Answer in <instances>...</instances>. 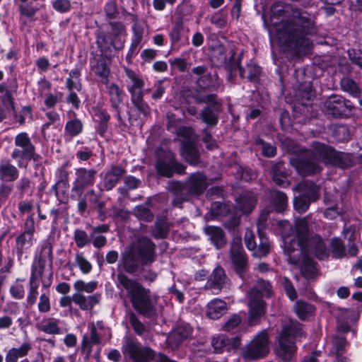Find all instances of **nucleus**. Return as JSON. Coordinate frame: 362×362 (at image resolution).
<instances>
[{"instance_id": "obj_14", "label": "nucleus", "mask_w": 362, "mask_h": 362, "mask_svg": "<svg viewBox=\"0 0 362 362\" xmlns=\"http://www.w3.org/2000/svg\"><path fill=\"white\" fill-rule=\"evenodd\" d=\"M90 328V342L88 341V337L85 335L83 337L81 349L89 356L92 351L90 343L99 344L101 343L103 337L107 336V339L110 337V331L107 327H105L103 321H98L95 323L89 324Z\"/></svg>"}, {"instance_id": "obj_37", "label": "nucleus", "mask_w": 362, "mask_h": 362, "mask_svg": "<svg viewBox=\"0 0 362 362\" xmlns=\"http://www.w3.org/2000/svg\"><path fill=\"white\" fill-rule=\"evenodd\" d=\"M294 310L301 320L310 317L314 313L313 306L303 300H298L296 303Z\"/></svg>"}, {"instance_id": "obj_36", "label": "nucleus", "mask_w": 362, "mask_h": 362, "mask_svg": "<svg viewBox=\"0 0 362 362\" xmlns=\"http://www.w3.org/2000/svg\"><path fill=\"white\" fill-rule=\"evenodd\" d=\"M59 322V320L57 319H45L38 325V329L49 334H57L60 332Z\"/></svg>"}, {"instance_id": "obj_33", "label": "nucleus", "mask_w": 362, "mask_h": 362, "mask_svg": "<svg viewBox=\"0 0 362 362\" xmlns=\"http://www.w3.org/2000/svg\"><path fill=\"white\" fill-rule=\"evenodd\" d=\"M18 176V170L8 160L0 163V178L8 181H14Z\"/></svg>"}, {"instance_id": "obj_50", "label": "nucleus", "mask_w": 362, "mask_h": 362, "mask_svg": "<svg viewBox=\"0 0 362 362\" xmlns=\"http://www.w3.org/2000/svg\"><path fill=\"white\" fill-rule=\"evenodd\" d=\"M9 292L13 298L17 300L23 299L25 296V289L23 285L21 284V280L17 279L10 287Z\"/></svg>"}, {"instance_id": "obj_43", "label": "nucleus", "mask_w": 362, "mask_h": 362, "mask_svg": "<svg viewBox=\"0 0 362 362\" xmlns=\"http://www.w3.org/2000/svg\"><path fill=\"white\" fill-rule=\"evenodd\" d=\"M56 176L57 181L52 187V189L54 190L56 193H57L58 187H63L66 189L69 187V173L64 168H58L56 172Z\"/></svg>"}, {"instance_id": "obj_54", "label": "nucleus", "mask_w": 362, "mask_h": 362, "mask_svg": "<svg viewBox=\"0 0 362 362\" xmlns=\"http://www.w3.org/2000/svg\"><path fill=\"white\" fill-rule=\"evenodd\" d=\"M19 10L21 15L28 18H32L36 13L38 8L31 4L21 2L19 5Z\"/></svg>"}, {"instance_id": "obj_61", "label": "nucleus", "mask_w": 362, "mask_h": 362, "mask_svg": "<svg viewBox=\"0 0 362 362\" xmlns=\"http://www.w3.org/2000/svg\"><path fill=\"white\" fill-rule=\"evenodd\" d=\"M282 284L288 298L291 300H295L297 298V293L289 279L286 277H284L282 279Z\"/></svg>"}, {"instance_id": "obj_55", "label": "nucleus", "mask_w": 362, "mask_h": 362, "mask_svg": "<svg viewBox=\"0 0 362 362\" xmlns=\"http://www.w3.org/2000/svg\"><path fill=\"white\" fill-rule=\"evenodd\" d=\"M38 281H30V288L27 296V302L30 305L35 304L38 296Z\"/></svg>"}, {"instance_id": "obj_64", "label": "nucleus", "mask_w": 362, "mask_h": 362, "mask_svg": "<svg viewBox=\"0 0 362 362\" xmlns=\"http://www.w3.org/2000/svg\"><path fill=\"white\" fill-rule=\"evenodd\" d=\"M240 322V317L238 315H234L226 322L223 329L226 331H231L236 328Z\"/></svg>"}, {"instance_id": "obj_3", "label": "nucleus", "mask_w": 362, "mask_h": 362, "mask_svg": "<svg viewBox=\"0 0 362 362\" xmlns=\"http://www.w3.org/2000/svg\"><path fill=\"white\" fill-rule=\"evenodd\" d=\"M314 21L306 13L294 11L291 18L276 26L278 43L284 51L300 52L308 49V35L313 33Z\"/></svg>"}, {"instance_id": "obj_20", "label": "nucleus", "mask_w": 362, "mask_h": 362, "mask_svg": "<svg viewBox=\"0 0 362 362\" xmlns=\"http://www.w3.org/2000/svg\"><path fill=\"white\" fill-rule=\"evenodd\" d=\"M133 35L132 42L126 56V60L130 63L132 59L138 54L140 49L139 45L143 40L144 27L139 23H135L132 26Z\"/></svg>"}, {"instance_id": "obj_35", "label": "nucleus", "mask_w": 362, "mask_h": 362, "mask_svg": "<svg viewBox=\"0 0 362 362\" xmlns=\"http://www.w3.org/2000/svg\"><path fill=\"white\" fill-rule=\"evenodd\" d=\"M108 94L110 98L111 106L118 110L119 104L122 102L123 91L115 83H107L106 85Z\"/></svg>"}, {"instance_id": "obj_9", "label": "nucleus", "mask_w": 362, "mask_h": 362, "mask_svg": "<svg viewBox=\"0 0 362 362\" xmlns=\"http://www.w3.org/2000/svg\"><path fill=\"white\" fill-rule=\"evenodd\" d=\"M125 75L127 78V88L131 94L132 101L137 109L144 115L149 113V108L143 100L144 86V79L133 70L124 67Z\"/></svg>"}, {"instance_id": "obj_62", "label": "nucleus", "mask_w": 362, "mask_h": 362, "mask_svg": "<svg viewBox=\"0 0 362 362\" xmlns=\"http://www.w3.org/2000/svg\"><path fill=\"white\" fill-rule=\"evenodd\" d=\"M202 119L204 122L214 125L217 122V116L211 108H206L202 112Z\"/></svg>"}, {"instance_id": "obj_32", "label": "nucleus", "mask_w": 362, "mask_h": 362, "mask_svg": "<svg viewBox=\"0 0 362 362\" xmlns=\"http://www.w3.org/2000/svg\"><path fill=\"white\" fill-rule=\"evenodd\" d=\"M230 257L236 272L243 278L247 269V259L244 251H230Z\"/></svg>"}, {"instance_id": "obj_41", "label": "nucleus", "mask_w": 362, "mask_h": 362, "mask_svg": "<svg viewBox=\"0 0 362 362\" xmlns=\"http://www.w3.org/2000/svg\"><path fill=\"white\" fill-rule=\"evenodd\" d=\"M83 124L78 119L69 120L65 125V134L70 136H76L81 133Z\"/></svg>"}, {"instance_id": "obj_42", "label": "nucleus", "mask_w": 362, "mask_h": 362, "mask_svg": "<svg viewBox=\"0 0 362 362\" xmlns=\"http://www.w3.org/2000/svg\"><path fill=\"white\" fill-rule=\"evenodd\" d=\"M240 74L243 78H247L251 81H255L259 76L260 67L255 64H250L246 69L240 68Z\"/></svg>"}, {"instance_id": "obj_5", "label": "nucleus", "mask_w": 362, "mask_h": 362, "mask_svg": "<svg viewBox=\"0 0 362 362\" xmlns=\"http://www.w3.org/2000/svg\"><path fill=\"white\" fill-rule=\"evenodd\" d=\"M53 255L52 246L49 240H45L40 245V253L32 266L31 276L30 281H37L41 279L42 286L48 288L52 283V265Z\"/></svg>"}, {"instance_id": "obj_13", "label": "nucleus", "mask_w": 362, "mask_h": 362, "mask_svg": "<svg viewBox=\"0 0 362 362\" xmlns=\"http://www.w3.org/2000/svg\"><path fill=\"white\" fill-rule=\"evenodd\" d=\"M298 188L303 194L294 199L293 204L297 211L303 213L308 210L310 202L318 199L319 188L316 185L308 181L300 183Z\"/></svg>"}, {"instance_id": "obj_27", "label": "nucleus", "mask_w": 362, "mask_h": 362, "mask_svg": "<svg viewBox=\"0 0 362 362\" xmlns=\"http://www.w3.org/2000/svg\"><path fill=\"white\" fill-rule=\"evenodd\" d=\"M187 186L194 194H201L208 186L206 176L200 173H193L187 180Z\"/></svg>"}, {"instance_id": "obj_60", "label": "nucleus", "mask_w": 362, "mask_h": 362, "mask_svg": "<svg viewBox=\"0 0 362 362\" xmlns=\"http://www.w3.org/2000/svg\"><path fill=\"white\" fill-rule=\"evenodd\" d=\"M74 240L78 247H83L88 243L87 233L82 230H75Z\"/></svg>"}, {"instance_id": "obj_15", "label": "nucleus", "mask_w": 362, "mask_h": 362, "mask_svg": "<svg viewBox=\"0 0 362 362\" xmlns=\"http://www.w3.org/2000/svg\"><path fill=\"white\" fill-rule=\"evenodd\" d=\"M123 33H124V25L120 23H114L112 25V32L107 34H100L98 37L97 42L102 49H110L112 46L115 49H121L124 47V39L119 37V45H117L114 41V37L121 35Z\"/></svg>"}, {"instance_id": "obj_17", "label": "nucleus", "mask_w": 362, "mask_h": 362, "mask_svg": "<svg viewBox=\"0 0 362 362\" xmlns=\"http://www.w3.org/2000/svg\"><path fill=\"white\" fill-rule=\"evenodd\" d=\"M122 351L136 362H147L153 356L151 350L139 347L137 343L131 339L126 341Z\"/></svg>"}, {"instance_id": "obj_23", "label": "nucleus", "mask_w": 362, "mask_h": 362, "mask_svg": "<svg viewBox=\"0 0 362 362\" xmlns=\"http://www.w3.org/2000/svg\"><path fill=\"white\" fill-rule=\"evenodd\" d=\"M101 299V295L95 293L90 296H84L82 293H74L72 300L83 310H90L98 304Z\"/></svg>"}, {"instance_id": "obj_19", "label": "nucleus", "mask_w": 362, "mask_h": 362, "mask_svg": "<svg viewBox=\"0 0 362 362\" xmlns=\"http://www.w3.org/2000/svg\"><path fill=\"white\" fill-rule=\"evenodd\" d=\"M229 284V279L224 269L220 267H216L208 279L206 286L214 291V293H218Z\"/></svg>"}, {"instance_id": "obj_48", "label": "nucleus", "mask_w": 362, "mask_h": 362, "mask_svg": "<svg viewBox=\"0 0 362 362\" xmlns=\"http://www.w3.org/2000/svg\"><path fill=\"white\" fill-rule=\"evenodd\" d=\"M45 115L48 121L42 125V130L49 129L50 126H54L55 127H57L61 124L60 115L57 112L49 111L46 112Z\"/></svg>"}, {"instance_id": "obj_63", "label": "nucleus", "mask_w": 362, "mask_h": 362, "mask_svg": "<svg viewBox=\"0 0 362 362\" xmlns=\"http://www.w3.org/2000/svg\"><path fill=\"white\" fill-rule=\"evenodd\" d=\"M94 117L98 119L99 122H108L110 116L107 112L100 107H95L93 109Z\"/></svg>"}, {"instance_id": "obj_49", "label": "nucleus", "mask_w": 362, "mask_h": 362, "mask_svg": "<svg viewBox=\"0 0 362 362\" xmlns=\"http://www.w3.org/2000/svg\"><path fill=\"white\" fill-rule=\"evenodd\" d=\"M134 215L139 219L150 222L153 220V215L145 206H138L134 209Z\"/></svg>"}, {"instance_id": "obj_7", "label": "nucleus", "mask_w": 362, "mask_h": 362, "mask_svg": "<svg viewBox=\"0 0 362 362\" xmlns=\"http://www.w3.org/2000/svg\"><path fill=\"white\" fill-rule=\"evenodd\" d=\"M272 293V287L270 283L264 280H259L255 287L248 293L249 321L251 325L265 313L262 297H269Z\"/></svg>"}, {"instance_id": "obj_10", "label": "nucleus", "mask_w": 362, "mask_h": 362, "mask_svg": "<svg viewBox=\"0 0 362 362\" xmlns=\"http://www.w3.org/2000/svg\"><path fill=\"white\" fill-rule=\"evenodd\" d=\"M269 351V340L267 332L263 330L257 334L245 347L243 357L247 359H259L266 356Z\"/></svg>"}, {"instance_id": "obj_16", "label": "nucleus", "mask_w": 362, "mask_h": 362, "mask_svg": "<svg viewBox=\"0 0 362 362\" xmlns=\"http://www.w3.org/2000/svg\"><path fill=\"white\" fill-rule=\"evenodd\" d=\"M178 134L182 136L189 137V140L183 141L181 149L182 158L191 165H197L199 163V153L194 143L191 140L192 129L187 127L180 128Z\"/></svg>"}, {"instance_id": "obj_30", "label": "nucleus", "mask_w": 362, "mask_h": 362, "mask_svg": "<svg viewBox=\"0 0 362 362\" xmlns=\"http://www.w3.org/2000/svg\"><path fill=\"white\" fill-rule=\"evenodd\" d=\"M204 231L216 248H221L226 244L225 234L221 228L209 226L204 228Z\"/></svg>"}, {"instance_id": "obj_46", "label": "nucleus", "mask_w": 362, "mask_h": 362, "mask_svg": "<svg viewBox=\"0 0 362 362\" xmlns=\"http://www.w3.org/2000/svg\"><path fill=\"white\" fill-rule=\"evenodd\" d=\"M75 262L83 274H87L92 270V264L84 257L82 252L76 254Z\"/></svg>"}, {"instance_id": "obj_58", "label": "nucleus", "mask_w": 362, "mask_h": 362, "mask_svg": "<svg viewBox=\"0 0 362 362\" xmlns=\"http://www.w3.org/2000/svg\"><path fill=\"white\" fill-rule=\"evenodd\" d=\"M37 308L40 313H47L50 310L49 295L48 292L41 294Z\"/></svg>"}, {"instance_id": "obj_29", "label": "nucleus", "mask_w": 362, "mask_h": 362, "mask_svg": "<svg viewBox=\"0 0 362 362\" xmlns=\"http://www.w3.org/2000/svg\"><path fill=\"white\" fill-rule=\"evenodd\" d=\"M140 264V260L129 247L122 255V265L124 269L130 274L136 271Z\"/></svg>"}, {"instance_id": "obj_34", "label": "nucleus", "mask_w": 362, "mask_h": 362, "mask_svg": "<svg viewBox=\"0 0 362 362\" xmlns=\"http://www.w3.org/2000/svg\"><path fill=\"white\" fill-rule=\"evenodd\" d=\"M346 340L344 337L335 336L331 342L330 352L335 354L339 362H346V358L341 355L346 346Z\"/></svg>"}, {"instance_id": "obj_56", "label": "nucleus", "mask_w": 362, "mask_h": 362, "mask_svg": "<svg viewBox=\"0 0 362 362\" xmlns=\"http://www.w3.org/2000/svg\"><path fill=\"white\" fill-rule=\"evenodd\" d=\"M129 322L137 334L141 335L144 334L145 331L144 325L133 313L129 314Z\"/></svg>"}, {"instance_id": "obj_40", "label": "nucleus", "mask_w": 362, "mask_h": 362, "mask_svg": "<svg viewBox=\"0 0 362 362\" xmlns=\"http://www.w3.org/2000/svg\"><path fill=\"white\" fill-rule=\"evenodd\" d=\"M74 288L75 293H81L86 292L87 293H93L98 288V282L92 281L89 282H85L83 280H76L74 284Z\"/></svg>"}, {"instance_id": "obj_31", "label": "nucleus", "mask_w": 362, "mask_h": 362, "mask_svg": "<svg viewBox=\"0 0 362 362\" xmlns=\"http://www.w3.org/2000/svg\"><path fill=\"white\" fill-rule=\"evenodd\" d=\"M31 349L32 346L28 342L22 344L20 347L11 348L6 355L5 362H18L19 358L26 356Z\"/></svg>"}, {"instance_id": "obj_24", "label": "nucleus", "mask_w": 362, "mask_h": 362, "mask_svg": "<svg viewBox=\"0 0 362 362\" xmlns=\"http://www.w3.org/2000/svg\"><path fill=\"white\" fill-rule=\"evenodd\" d=\"M90 63L91 70L94 74L99 78L101 83L107 85L110 71L106 61L103 58L95 59Z\"/></svg>"}, {"instance_id": "obj_44", "label": "nucleus", "mask_w": 362, "mask_h": 362, "mask_svg": "<svg viewBox=\"0 0 362 362\" xmlns=\"http://www.w3.org/2000/svg\"><path fill=\"white\" fill-rule=\"evenodd\" d=\"M342 89L354 97H358L361 91L358 85L351 78H344L341 81Z\"/></svg>"}, {"instance_id": "obj_57", "label": "nucleus", "mask_w": 362, "mask_h": 362, "mask_svg": "<svg viewBox=\"0 0 362 362\" xmlns=\"http://www.w3.org/2000/svg\"><path fill=\"white\" fill-rule=\"evenodd\" d=\"M257 144L261 147L262 153L267 157H272L276 154V148L262 139L257 140Z\"/></svg>"}, {"instance_id": "obj_6", "label": "nucleus", "mask_w": 362, "mask_h": 362, "mask_svg": "<svg viewBox=\"0 0 362 362\" xmlns=\"http://www.w3.org/2000/svg\"><path fill=\"white\" fill-rule=\"evenodd\" d=\"M301 335V327L299 325L290 322L284 326L274 346L276 355L284 361H291L296 352L294 339Z\"/></svg>"}, {"instance_id": "obj_12", "label": "nucleus", "mask_w": 362, "mask_h": 362, "mask_svg": "<svg viewBox=\"0 0 362 362\" xmlns=\"http://www.w3.org/2000/svg\"><path fill=\"white\" fill-rule=\"evenodd\" d=\"M140 260L142 265H148L156 258V245L146 237L138 238L129 247Z\"/></svg>"}, {"instance_id": "obj_21", "label": "nucleus", "mask_w": 362, "mask_h": 362, "mask_svg": "<svg viewBox=\"0 0 362 362\" xmlns=\"http://www.w3.org/2000/svg\"><path fill=\"white\" fill-rule=\"evenodd\" d=\"M192 334V327L189 325L177 327L167 338L168 344L172 349H176L179 344Z\"/></svg>"}, {"instance_id": "obj_25", "label": "nucleus", "mask_w": 362, "mask_h": 362, "mask_svg": "<svg viewBox=\"0 0 362 362\" xmlns=\"http://www.w3.org/2000/svg\"><path fill=\"white\" fill-rule=\"evenodd\" d=\"M227 304L225 301L214 298L207 304L206 315L210 319L217 320L227 312Z\"/></svg>"}, {"instance_id": "obj_38", "label": "nucleus", "mask_w": 362, "mask_h": 362, "mask_svg": "<svg viewBox=\"0 0 362 362\" xmlns=\"http://www.w3.org/2000/svg\"><path fill=\"white\" fill-rule=\"evenodd\" d=\"M272 203L275 211L282 212L287 206L288 199L284 192L276 191L272 194Z\"/></svg>"}, {"instance_id": "obj_4", "label": "nucleus", "mask_w": 362, "mask_h": 362, "mask_svg": "<svg viewBox=\"0 0 362 362\" xmlns=\"http://www.w3.org/2000/svg\"><path fill=\"white\" fill-rule=\"evenodd\" d=\"M119 284L127 291L133 308L145 317H151L156 313V299H152L148 289L145 288L136 280L129 279L124 274L117 275Z\"/></svg>"}, {"instance_id": "obj_8", "label": "nucleus", "mask_w": 362, "mask_h": 362, "mask_svg": "<svg viewBox=\"0 0 362 362\" xmlns=\"http://www.w3.org/2000/svg\"><path fill=\"white\" fill-rule=\"evenodd\" d=\"M15 148L11 156L17 162L18 167L25 166V161L38 162L42 157L36 153L35 145L26 132H21L14 138Z\"/></svg>"}, {"instance_id": "obj_11", "label": "nucleus", "mask_w": 362, "mask_h": 362, "mask_svg": "<svg viewBox=\"0 0 362 362\" xmlns=\"http://www.w3.org/2000/svg\"><path fill=\"white\" fill-rule=\"evenodd\" d=\"M97 171L94 169L79 168L76 169L75 180L71 188V199L76 200L81 197L84 189L94 185Z\"/></svg>"}, {"instance_id": "obj_18", "label": "nucleus", "mask_w": 362, "mask_h": 362, "mask_svg": "<svg viewBox=\"0 0 362 362\" xmlns=\"http://www.w3.org/2000/svg\"><path fill=\"white\" fill-rule=\"evenodd\" d=\"M326 112L334 117H340L346 113V110H351L352 106L349 101L345 100L342 97L334 96L325 103Z\"/></svg>"}, {"instance_id": "obj_52", "label": "nucleus", "mask_w": 362, "mask_h": 362, "mask_svg": "<svg viewBox=\"0 0 362 362\" xmlns=\"http://www.w3.org/2000/svg\"><path fill=\"white\" fill-rule=\"evenodd\" d=\"M152 235L157 239L165 238L168 234V230L163 223H155L151 230Z\"/></svg>"}, {"instance_id": "obj_59", "label": "nucleus", "mask_w": 362, "mask_h": 362, "mask_svg": "<svg viewBox=\"0 0 362 362\" xmlns=\"http://www.w3.org/2000/svg\"><path fill=\"white\" fill-rule=\"evenodd\" d=\"M52 7L59 13H66L71 9V2L69 0H54Z\"/></svg>"}, {"instance_id": "obj_51", "label": "nucleus", "mask_w": 362, "mask_h": 362, "mask_svg": "<svg viewBox=\"0 0 362 362\" xmlns=\"http://www.w3.org/2000/svg\"><path fill=\"white\" fill-rule=\"evenodd\" d=\"M230 339L223 335H219L213 337L211 344L214 351L217 353L221 352L222 350L229 344Z\"/></svg>"}, {"instance_id": "obj_2", "label": "nucleus", "mask_w": 362, "mask_h": 362, "mask_svg": "<svg viewBox=\"0 0 362 362\" xmlns=\"http://www.w3.org/2000/svg\"><path fill=\"white\" fill-rule=\"evenodd\" d=\"M358 162L361 163L359 160V153L354 156L351 153L337 152L332 147L319 142L313 143L310 150L301 148L298 154L290 158L291 164L302 176L320 173L321 163L346 168Z\"/></svg>"}, {"instance_id": "obj_39", "label": "nucleus", "mask_w": 362, "mask_h": 362, "mask_svg": "<svg viewBox=\"0 0 362 362\" xmlns=\"http://www.w3.org/2000/svg\"><path fill=\"white\" fill-rule=\"evenodd\" d=\"M34 243L33 233L23 232L16 238L18 249L23 252L30 248Z\"/></svg>"}, {"instance_id": "obj_26", "label": "nucleus", "mask_w": 362, "mask_h": 362, "mask_svg": "<svg viewBox=\"0 0 362 362\" xmlns=\"http://www.w3.org/2000/svg\"><path fill=\"white\" fill-rule=\"evenodd\" d=\"M177 164L175 163L173 156L171 153L166 155L164 159H159L156 163V168L158 173L165 177L173 175V170L175 169Z\"/></svg>"}, {"instance_id": "obj_1", "label": "nucleus", "mask_w": 362, "mask_h": 362, "mask_svg": "<svg viewBox=\"0 0 362 362\" xmlns=\"http://www.w3.org/2000/svg\"><path fill=\"white\" fill-rule=\"evenodd\" d=\"M284 250L288 261L298 264L306 278H313L317 272L315 262L310 257L314 255L319 259L328 257V250L322 238L310 231L307 218L295 221V233L284 238Z\"/></svg>"}, {"instance_id": "obj_47", "label": "nucleus", "mask_w": 362, "mask_h": 362, "mask_svg": "<svg viewBox=\"0 0 362 362\" xmlns=\"http://www.w3.org/2000/svg\"><path fill=\"white\" fill-rule=\"evenodd\" d=\"M209 21L216 28H222L226 25L227 15L221 9L213 13L210 16Z\"/></svg>"}, {"instance_id": "obj_22", "label": "nucleus", "mask_w": 362, "mask_h": 362, "mask_svg": "<svg viewBox=\"0 0 362 362\" xmlns=\"http://www.w3.org/2000/svg\"><path fill=\"white\" fill-rule=\"evenodd\" d=\"M125 170L118 165H112L105 174L103 181V189L111 190L125 173Z\"/></svg>"}, {"instance_id": "obj_28", "label": "nucleus", "mask_w": 362, "mask_h": 362, "mask_svg": "<svg viewBox=\"0 0 362 362\" xmlns=\"http://www.w3.org/2000/svg\"><path fill=\"white\" fill-rule=\"evenodd\" d=\"M255 195L251 192H243L236 200L237 207L243 214H249L256 204Z\"/></svg>"}, {"instance_id": "obj_53", "label": "nucleus", "mask_w": 362, "mask_h": 362, "mask_svg": "<svg viewBox=\"0 0 362 362\" xmlns=\"http://www.w3.org/2000/svg\"><path fill=\"white\" fill-rule=\"evenodd\" d=\"M332 250L333 255L337 258L342 257L345 255L344 246L339 238H334L332 240Z\"/></svg>"}, {"instance_id": "obj_45", "label": "nucleus", "mask_w": 362, "mask_h": 362, "mask_svg": "<svg viewBox=\"0 0 362 362\" xmlns=\"http://www.w3.org/2000/svg\"><path fill=\"white\" fill-rule=\"evenodd\" d=\"M259 238L261 240L259 245L258 246L256 245V248L252 250L251 251L253 252L254 256L257 257H262L269 253L270 245L268 240L266 238H263L261 233H259Z\"/></svg>"}]
</instances>
